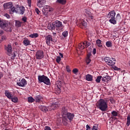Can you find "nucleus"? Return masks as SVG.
I'll return each mask as SVG.
<instances>
[{"label": "nucleus", "instance_id": "obj_47", "mask_svg": "<svg viewBox=\"0 0 130 130\" xmlns=\"http://www.w3.org/2000/svg\"><path fill=\"white\" fill-rule=\"evenodd\" d=\"M22 21H23L24 23H26V22H27V17H22Z\"/></svg>", "mask_w": 130, "mask_h": 130}, {"label": "nucleus", "instance_id": "obj_48", "mask_svg": "<svg viewBox=\"0 0 130 130\" xmlns=\"http://www.w3.org/2000/svg\"><path fill=\"white\" fill-rule=\"evenodd\" d=\"M110 101L112 104L114 103V99L113 98L110 99Z\"/></svg>", "mask_w": 130, "mask_h": 130}, {"label": "nucleus", "instance_id": "obj_58", "mask_svg": "<svg viewBox=\"0 0 130 130\" xmlns=\"http://www.w3.org/2000/svg\"><path fill=\"white\" fill-rule=\"evenodd\" d=\"M53 36H54V37H56V32H53Z\"/></svg>", "mask_w": 130, "mask_h": 130}, {"label": "nucleus", "instance_id": "obj_55", "mask_svg": "<svg viewBox=\"0 0 130 130\" xmlns=\"http://www.w3.org/2000/svg\"><path fill=\"white\" fill-rule=\"evenodd\" d=\"M92 54H96V48H94L92 50Z\"/></svg>", "mask_w": 130, "mask_h": 130}, {"label": "nucleus", "instance_id": "obj_41", "mask_svg": "<svg viewBox=\"0 0 130 130\" xmlns=\"http://www.w3.org/2000/svg\"><path fill=\"white\" fill-rule=\"evenodd\" d=\"M111 114L113 116H117V115H118V113L115 111H112L111 112Z\"/></svg>", "mask_w": 130, "mask_h": 130}, {"label": "nucleus", "instance_id": "obj_53", "mask_svg": "<svg viewBox=\"0 0 130 130\" xmlns=\"http://www.w3.org/2000/svg\"><path fill=\"white\" fill-rule=\"evenodd\" d=\"M29 7H31V0H27Z\"/></svg>", "mask_w": 130, "mask_h": 130}, {"label": "nucleus", "instance_id": "obj_17", "mask_svg": "<svg viewBox=\"0 0 130 130\" xmlns=\"http://www.w3.org/2000/svg\"><path fill=\"white\" fill-rule=\"evenodd\" d=\"M102 81L105 82V83H108V82H111V77L109 76H106V77H103L102 78Z\"/></svg>", "mask_w": 130, "mask_h": 130}, {"label": "nucleus", "instance_id": "obj_18", "mask_svg": "<svg viewBox=\"0 0 130 130\" xmlns=\"http://www.w3.org/2000/svg\"><path fill=\"white\" fill-rule=\"evenodd\" d=\"M68 109L66 108V107H62L61 109V114H62V118H63L68 114Z\"/></svg>", "mask_w": 130, "mask_h": 130}, {"label": "nucleus", "instance_id": "obj_52", "mask_svg": "<svg viewBox=\"0 0 130 130\" xmlns=\"http://www.w3.org/2000/svg\"><path fill=\"white\" fill-rule=\"evenodd\" d=\"M86 130H91V127L88 124L86 125Z\"/></svg>", "mask_w": 130, "mask_h": 130}, {"label": "nucleus", "instance_id": "obj_56", "mask_svg": "<svg viewBox=\"0 0 130 130\" xmlns=\"http://www.w3.org/2000/svg\"><path fill=\"white\" fill-rule=\"evenodd\" d=\"M5 17H6V18H7V19H10V15H9V14H6L5 15Z\"/></svg>", "mask_w": 130, "mask_h": 130}, {"label": "nucleus", "instance_id": "obj_3", "mask_svg": "<svg viewBox=\"0 0 130 130\" xmlns=\"http://www.w3.org/2000/svg\"><path fill=\"white\" fill-rule=\"evenodd\" d=\"M0 28L6 32H12V25L4 20L0 19Z\"/></svg>", "mask_w": 130, "mask_h": 130}, {"label": "nucleus", "instance_id": "obj_20", "mask_svg": "<svg viewBox=\"0 0 130 130\" xmlns=\"http://www.w3.org/2000/svg\"><path fill=\"white\" fill-rule=\"evenodd\" d=\"M57 107H58V105L56 103L55 104H52L51 106H49L48 109H49L50 111L54 110V109L57 108Z\"/></svg>", "mask_w": 130, "mask_h": 130}, {"label": "nucleus", "instance_id": "obj_34", "mask_svg": "<svg viewBox=\"0 0 130 130\" xmlns=\"http://www.w3.org/2000/svg\"><path fill=\"white\" fill-rule=\"evenodd\" d=\"M15 25H16V26L17 27V28H19V27H21L22 25V23H21L20 21L17 20L15 22Z\"/></svg>", "mask_w": 130, "mask_h": 130}, {"label": "nucleus", "instance_id": "obj_43", "mask_svg": "<svg viewBox=\"0 0 130 130\" xmlns=\"http://www.w3.org/2000/svg\"><path fill=\"white\" fill-rule=\"evenodd\" d=\"M61 88V86L59 84L57 85V90L58 91V93H60V88Z\"/></svg>", "mask_w": 130, "mask_h": 130}, {"label": "nucleus", "instance_id": "obj_30", "mask_svg": "<svg viewBox=\"0 0 130 130\" xmlns=\"http://www.w3.org/2000/svg\"><path fill=\"white\" fill-rule=\"evenodd\" d=\"M39 36V35L37 33H34L29 35L30 38H37Z\"/></svg>", "mask_w": 130, "mask_h": 130}, {"label": "nucleus", "instance_id": "obj_36", "mask_svg": "<svg viewBox=\"0 0 130 130\" xmlns=\"http://www.w3.org/2000/svg\"><path fill=\"white\" fill-rule=\"evenodd\" d=\"M107 47H112V43L110 41H108L106 43Z\"/></svg>", "mask_w": 130, "mask_h": 130}, {"label": "nucleus", "instance_id": "obj_26", "mask_svg": "<svg viewBox=\"0 0 130 130\" xmlns=\"http://www.w3.org/2000/svg\"><path fill=\"white\" fill-rule=\"evenodd\" d=\"M48 29H49V30H54L55 29L54 22H53L52 24H49L48 25Z\"/></svg>", "mask_w": 130, "mask_h": 130}, {"label": "nucleus", "instance_id": "obj_42", "mask_svg": "<svg viewBox=\"0 0 130 130\" xmlns=\"http://www.w3.org/2000/svg\"><path fill=\"white\" fill-rule=\"evenodd\" d=\"M61 60V58H60V56H57L56 58V62H57L58 63H59Z\"/></svg>", "mask_w": 130, "mask_h": 130}, {"label": "nucleus", "instance_id": "obj_45", "mask_svg": "<svg viewBox=\"0 0 130 130\" xmlns=\"http://www.w3.org/2000/svg\"><path fill=\"white\" fill-rule=\"evenodd\" d=\"M66 70H67V72H68V73H71V69H70V66H67L66 67Z\"/></svg>", "mask_w": 130, "mask_h": 130}, {"label": "nucleus", "instance_id": "obj_24", "mask_svg": "<svg viewBox=\"0 0 130 130\" xmlns=\"http://www.w3.org/2000/svg\"><path fill=\"white\" fill-rule=\"evenodd\" d=\"M85 79L86 81H88V82H92V81H93V76L90 74H87L86 76Z\"/></svg>", "mask_w": 130, "mask_h": 130}, {"label": "nucleus", "instance_id": "obj_5", "mask_svg": "<svg viewBox=\"0 0 130 130\" xmlns=\"http://www.w3.org/2000/svg\"><path fill=\"white\" fill-rule=\"evenodd\" d=\"M75 117V114L69 112L63 118H62V120L65 123H67V121L72 122Z\"/></svg>", "mask_w": 130, "mask_h": 130}, {"label": "nucleus", "instance_id": "obj_32", "mask_svg": "<svg viewBox=\"0 0 130 130\" xmlns=\"http://www.w3.org/2000/svg\"><path fill=\"white\" fill-rule=\"evenodd\" d=\"M11 9V11L12 13H16L17 14V12H18V7H12Z\"/></svg>", "mask_w": 130, "mask_h": 130}, {"label": "nucleus", "instance_id": "obj_33", "mask_svg": "<svg viewBox=\"0 0 130 130\" xmlns=\"http://www.w3.org/2000/svg\"><path fill=\"white\" fill-rule=\"evenodd\" d=\"M35 102V99H34L32 96L28 98V102L29 103H33Z\"/></svg>", "mask_w": 130, "mask_h": 130}, {"label": "nucleus", "instance_id": "obj_6", "mask_svg": "<svg viewBox=\"0 0 130 130\" xmlns=\"http://www.w3.org/2000/svg\"><path fill=\"white\" fill-rule=\"evenodd\" d=\"M52 11H53V8L49 6H45L42 9L43 14L46 16V17L48 16V14L49 12H52Z\"/></svg>", "mask_w": 130, "mask_h": 130}, {"label": "nucleus", "instance_id": "obj_21", "mask_svg": "<svg viewBox=\"0 0 130 130\" xmlns=\"http://www.w3.org/2000/svg\"><path fill=\"white\" fill-rule=\"evenodd\" d=\"M5 96L7 97V98H9V99H11L13 97V94H12V92H10L8 90H6L5 92Z\"/></svg>", "mask_w": 130, "mask_h": 130}, {"label": "nucleus", "instance_id": "obj_15", "mask_svg": "<svg viewBox=\"0 0 130 130\" xmlns=\"http://www.w3.org/2000/svg\"><path fill=\"white\" fill-rule=\"evenodd\" d=\"M37 5L39 8H42L46 4V0H37Z\"/></svg>", "mask_w": 130, "mask_h": 130}, {"label": "nucleus", "instance_id": "obj_46", "mask_svg": "<svg viewBox=\"0 0 130 130\" xmlns=\"http://www.w3.org/2000/svg\"><path fill=\"white\" fill-rule=\"evenodd\" d=\"M35 12L37 14V15H40V11H39V9H38V8H36Z\"/></svg>", "mask_w": 130, "mask_h": 130}, {"label": "nucleus", "instance_id": "obj_39", "mask_svg": "<svg viewBox=\"0 0 130 130\" xmlns=\"http://www.w3.org/2000/svg\"><path fill=\"white\" fill-rule=\"evenodd\" d=\"M68 34H69L68 31L66 30L62 32V36H63V37H64L66 38V37H68Z\"/></svg>", "mask_w": 130, "mask_h": 130}, {"label": "nucleus", "instance_id": "obj_13", "mask_svg": "<svg viewBox=\"0 0 130 130\" xmlns=\"http://www.w3.org/2000/svg\"><path fill=\"white\" fill-rule=\"evenodd\" d=\"M17 86H19V87H24V86L27 85V81L26 79L23 78L19 82L17 83Z\"/></svg>", "mask_w": 130, "mask_h": 130}, {"label": "nucleus", "instance_id": "obj_51", "mask_svg": "<svg viewBox=\"0 0 130 130\" xmlns=\"http://www.w3.org/2000/svg\"><path fill=\"white\" fill-rule=\"evenodd\" d=\"M4 33H5L4 30H3V29H0V36H2V35H4Z\"/></svg>", "mask_w": 130, "mask_h": 130}, {"label": "nucleus", "instance_id": "obj_50", "mask_svg": "<svg viewBox=\"0 0 130 130\" xmlns=\"http://www.w3.org/2000/svg\"><path fill=\"white\" fill-rule=\"evenodd\" d=\"M45 130H51V128L48 126H46L45 127Z\"/></svg>", "mask_w": 130, "mask_h": 130}, {"label": "nucleus", "instance_id": "obj_8", "mask_svg": "<svg viewBox=\"0 0 130 130\" xmlns=\"http://www.w3.org/2000/svg\"><path fill=\"white\" fill-rule=\"evenodd\" d=\"M77 25L78 26V27H80L82 29L86 28L87 26V22L84 20V19H80L78 20V22L77 23Z\"/></svg>", "mask_w": 130, "mask_h": 130}, {"label": "nucleus", "instance_id": "obj_22", "mask_svg": "<svg viewBox=\"0 0 130 130\" xmlns=\"http://www.w3.org/2000/svg\"><path fill=\"white\" fill-rule=\"evenodd\" d=\"M91 53H88L87 54L86 60V64H89V63L91 62V59H90L91 58Z\"/></svg>", "mask_w": 130, "mask_h": 130}, {"label": "nucleus", "instance_id": "obj_60", "mask_svg": "<svg viewBox=\"0 0 130 130\" xmlns=\"http://www.w3.org/2000/svg\"><path fill=\"white\" fill-rule=\"evenodd\" d=\"M12 57H16V54L14 53H13V54H12Z\"/></svg>", "mask_w": 130, "mask_h": 130}, {"label": "nucleus", "instance_id": "obj_54", "mask_svg": "<svg viewBox=\"0 0 130 130\" xmlns=\"http://www.w3.org/2000/svg\"><path fill=\"white\" fill-rule=\"evenodd\" d=\"M114 70L115 71H119V70H120V69L117 68L116 66H115V67H114Z\"/></svg>", "mask_w": 130, "mask_h": 130}, {"label": "nucleus", "instance_id": "obj_44", "mask_svg": "<svg viewBox=\"0 0 130 130\" xmlns=\"http://www.w3.org/2000/svg\"><path fill=\"white\" fill-rule=\"evenodd\" d=\"M78 72H79V70H78L77 68H75L73 70V74H75V75L77 74V73H78Z\"/></svg>", "mask_w": 130, "mask_h": 130}, {"label": "nucleus", "instance_id": "obj_57", "mask_svg": "<svg viewBox=\"0 0 130 130\" xmlns=\"http://www.w3.org/2000/svg\"><path fill=\"white\" fill-rule=\"evenodd\" d=\"M92 130H98L96 126H93Z\"/></svg>", "mask_w": 130, "mask_h": 130}, {"label": "nucleus", "instance_id": "obj_28", "mask_svg": "<svg viewBox=\"0 0 130 130\" xmlns=\"http://www.w3.org/2000/svg\"><path fill=\"white\" fill-rule=\"evenodd\" d=\"M101 42H102V41L100 39L96 41V44L98 47H102V43Z\"/></svg>", "mask_w": 130, "mask_h": 130}, {"label": "nucleus", "instance_id": "obj_16", "mask_svg": "<svg viewBox=\"0 0 130 130\" xmlns=\"http://www.w3.org/2000/svg\"><path fill=\"white\" fill-rule=\"evenodd\" d=\"M35 99L37 103H40L43 101V96L41 95H37L35 96Z\"/></svg>", "mask_w": 130, "mask_h": 130}, {"label": "nucleus", "instance_id": "obj_49", "mask_svg": "<svg viewBox=\"0 0 130 130\" xmlns=\"http://www.w3.org/2000/svg\"><path fill=\"white\" fill-rule=\"evenodd\" d=\"M1 39L2 40H6V39H7V37L6 36H5V35H3L1 37Z\"/></svg>", "mask_w": 130, "mask_h": 130}, {"label": "nucleus", "instance_id": "obj_1", "mask_svg": "<svg viewBox=\"0 0 130 130\" xmlns=\"http://www.w3.org/2000/svg\"><path fill=\"white\" fill-rule=\"evenodd\" d=\"M96 106L99 108L100 110L103 111V112H105L108 109V105L107 104V101L100 99L97 103H96Z\"/></svg>", "mask_w": 130, "mask_h": 130}, {"label": "nucleus", "instance_id": "obj_31", "mask_svg": "<svg viewBox=\"0 0 130 130\" xmlns=\"http://www.w3.org/2000/svg\"><path fill=\"white\" fill-rule=\"evenodd\" d=\"M111 59H112V58H110L109 57H105L104 58V60H105V62H106V63L108 64L109 62H110V60H111Z\"/></svg>", "mask_w": 130, "mask_h": 130}, {"label": "nucleus", "instance_id": "obj_10", "mask_svg": "<svg viewBox=\"0 0 130 130\" xmlns=\"http://www.w3.org/2000/svg\"><path fill=\"white\" fill-rule=\"evenodd\" d=\"M53 23L55 29V28L56 30H57V29H62V23L61 21L56 20Z\"/></svg>", "mask_w": 130, "mask_h": 130}, {"label": "nucleus", "instance_id": "obj_59", "mask_svg": "<svg viewBox=\"0 0 130 130\" xmlns=\"http://www.w3.org/2000/svg\"><path fill=\"white\" fill-rule=\"evenodd\" d=\"M89 19H90L91 20H93V19H94V17L93 16H89Z\"/></svg>", "mask_w": 130, "mask_h": 130}, {"label": "nucleus", "instance_id": "obj_4", "mask_svg": "<svg viewBox=\"0 0 130 130\" xmlns=\"http://www.w3.org/2000/svg\"><path fill=\"white\" fill-rule=\"evenodd\" d=\"M38 83H44L48 86H50L51 83H50V79L47 77V76L43 75H39L38 77Z\"/></svg>", "mask_w": 130, "mask_h": 130}, {"label": "nucleus", "instance_id": "obj_9", "mask_svg": "<svg viewBox=\"0 0 130 130\" xmlns=\"http://www.w3.org/2000/svg\"><path fill=\"white\" fill-rule=\"evenodd\" d=\"M5 50H6V53L8 55L10 56L12 54L13 48L12 47V45L10 44H9L8 46H5Z\"/></svg>", "mask_w": 130, "mask_h": 130}, {"label": "nucleus", "instance_id": "obj_35", "mask_svg": "<svg viewBox=\"0 0 130 130\" xmlns=\"http://www.w3.org/2000/svg\"><path fill=\"white\" fill-rule=\"evenodd\" d=\"M11 99L12 102H14V103H17V102H18V101H19V99L17 97L12 98V99Z\"/></svg>", "mask_w": 130, "mask_h": 130}, {"label": "nucleus", "instance_id": "obj_25", "mask_svg": "<svg viewBox=\"0 0 130 130\" xmlns=\"http://www.w3.org/2000/svg\"><path fill=\"white\" fill-rule=\"evenodd\" d=\"M23 43L25 46L31 45V44L30 43V41H29V40L27 39L23 40Z\"/></svg>", "mask_w": 130, "mask_h": 130}, {"label": "nucleus", "instance_id": "obj_2", "mask_svg": "<svg viewBox=\"0 0 130 130\" xmlns=\"http://www.w3.org/2000/svg\"><path fill=\"white\" fill-rule=\"evenodd\" d=\"M115 15H116L115 11L112 10L106 16V17L109 19V22L113 25H115L117 23L116 18H115Z\"/></svg>", "mask_w": 130, "mask_h": 130}, {"label": "nucleus", "instance_id": "obj_40", "mask_svg": "<svg viewBox=\"0 0 130 130\" xmlns=\"http://www.w3.org/2000/svg\"><path fill=\"white\" fill-rule=\"evenodd\" d=\"M101 79H102V76H98L97 78L95 80V82H96L97 83H100L101 81Z\"/></svg>", "mask_w": 130, "mask_h": 130}, {"label": "nucleus", "instance_id": "obj_62", "mask_svg": "<svg viewBox=\"0 0 130 130\" xmlns=\"http://www.w3.org/2000/svg\"><path fill=\"white\" fill-rule=\"evenodd\" d=\"M115 119H116V118L115 117Z\"/></svg>", "mask_w": 130, "mask_h": 130}, {"label": "nucleus", "instance_id": "obj_38", "mask_svg": "<svg viewBox=\"0 0 130 130\" xmlns=\"http://www.w3.org/2000/svg\"><path fill=\"white\" fill-rule=\"evenodd\" d=\"M130 125V116L129 115L127 116V121H126V125L127 126H129Z\"/></svg>", "mask_w": 130, "mask_h": 130}, {"label": "nucleus", "instance_id": "obj_37", "mask_svg": "<svg viewBox=\"0 0 130 130\" xmlns=\"http://www.w3.org/2000/svg\"><path fill=\"white\" fill-rule=\"evenodd\" d=\"M121 19V16L119 13L117 14L116 16V21H120Z\"/></svg>", "mask_w": 130, "mask_h": 130}, {"label": "nucleus", "instance_id": "obj_14", "mask_svg": "<svg viewBox=\"0 0 130 130\" xmlns=\"http://www.w3.org/2000/svg\"><path fill=\"white\" fill-rule=\"evenodd\" d=\"M25 7L24 6H21L20 7H18V10L17 12V14H19V15H23L25 14Z\"/></svg>", "mask_w": 130, "mask_h": 130}, {"label": "nucleus", "instance_id": "obj_27", "mask_svg": "<svg viewBox=\"0 0 130 130\" xmlns=\"http://www.w3.org/2000/svg\"><path fill=\"white\" fill-rule=\"evenodd\" d=\"M108 64V66H111V67H112V66H114L115 64V58H112V59L110 60Z\"/></svg>", "mask_w": 130, "mask_h": 130}, {"label": "nucleus", "instance_id": "obj_12", "mask_svg": "<svg viewBox=\"0 0 130 130\" xmlns=\"http://www.w3.org/2000/svg\"><path fill=\"white\" fill-rule=\"evenodd\" d=\"M46 43L48 45H50V41L53 42L52 39V36L49 35L45 37Z\"/></svg>", "mask_w": 130, "mask_h": 130}, {"label": "nucleus", "instance_id": "obj_11", "mask_svg": "<svg viewBox=\"0 0 130 130\" xmlns=\"http://www.w3.org/2000/svg\"><path fill=\"white\" fill-rule=\"evenodd\" d=\"M36 57L37 59H41L42 58H43V57H44V53L43 52V51H38L36 54Z\"/></svg>", "mask_w": 130, "mask_h": 130}, {"label": "nucleus", "instance_id": "obj_19", "mask_svg": "<svg viewBox=\"0 0 130 130\" xmlns=\"http://www.w3.org/2000/svg\"><path fill=\"white\" fill-rule=\"evenodd\" d=\"M4 9L8 10V9H11L13 7V4L12 2L6 3L4 4Z\"/></svg>", "mask_w": 130, "mask_h": 130}, {"label": "nucleus", "instance_id": "obj_7", "mask_svg": "<svg viewBox=\"0 0 130 130\" xmlns=\"http://www.w3.org/2000/svg\"><path fill=\"white\" fill-rule=\"evenodd\" d=\"M91 45V43L90 42L85 41L83 43H81L78 44L79 48L80 49H85L89 47Z\"/></svg>", "mask_w": 130, "mask_h": 130}, {"label": "nucleus", "instance_id": "obj_61", "mask_svg": "<svg viewBox=\"0 0 130 130\" xmlns=\"http://www.w3.org/2000/svg\"><path fill=\"white\" fill-rule=\"evenodd\" d=\"M59 55H60V56H61L62 58L63 57V55L62 54V53H59Z\"/></svg>", "mask_w": 130, "mask_h": 130}, {"label": "nucleus", "instance_id": "obj_29", "mask_svg": "<svg viewBox=\"0 0 130 130\" xmlns=\"http://www.w3.org/2000/svg\"><path fill=\"white\" fill-rule=\"evenodd\" d=\"M56 3L63 5L67 4V0H56Z\"/></svg>", "mask_w": 130, "mask_h": 130}, {"label": "nucleus", "instance_id": "obj_23", "mask_svg": "<svg viewBox=\"0 0 130 130\" xmlns=\"http://www.w3.org/2000/svg\"><path fill=\"white\" fill-rule=\"evenodd\" d=\"M39 108H40V110H41L43 112H46L48 111V108H47V107L44 106V105L40 106Z\"/></svg>", "mask_w": 130, "mask_h": 130}]
</instances>
